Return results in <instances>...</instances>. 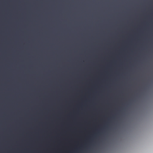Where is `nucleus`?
Masks as SVG:
<instances>
[{
  "mask_svg": "<svg viewBox=\"0 0 153 153\" xmlns=\"http://www.w3.org/2000/svg\"><path fill=\"white\" fill-rule=\"evenodd\" d=\"M126 10H127V9H126Z\"/></svg>",
  "mask_w": 153,
  "mask_h": 153,
  "instance_id": "5",
  "label": "nucleus"
},
{
  "mask_svg": "<svg viewBox=\"0 0 153 153\" xmlns=\"http://www.w3.org/2000/svg\"><path fill=\"white\" fill-rule=\"evenodd\" d=\"M59 9H57V10H59Z\"/></svg>",
  "mask_w": 153,
  "mask_h": 153,
  "instance_id": "2",
  "label": "nucleus"
},
{
  "mask_svg": "<svg viewBox=\"0 0 153 153\" xmlns=\"http://www.w3.org/2000/svg\"><path fill=\"white\" fill-rule=\"evenodd\" d=\"M23 10H25V9H24Z\"/></svg>",
  "mask_w": 153,
  "mask_h": 153,
  "instance_id": "3",
  "label": "nucleus"
},
{
  "mask_svg": "<svg viewBox=\"0 0 153 153\" xmlns=\"http://www.w3.org/2000/svg\"><path fill=\"white\" fill-rule=\"evenodd\" d=\"M145 10H146V9H145Z\"/></svg>",
  "mask_w": 153,
  "mask_h": 153,
  "instance_id": "6",
  "label": "nucleus"
},
{
  "mask_svg": "<svg viewBox=\"0 0 153 153\" xmlns=\"http://www.w3.org/2000/svg\"><path fill=\"white\" fill-rule=\"evenodd\" d=\"M43 10H44L45 9H43Z\"/></svg>",
  "mask_w": 153,
  "mask_h": 153,
  "instance_id": "4",
  "label": "nucleus"
},
{
  "mask_svg": "<svg viewBox=\"0 0 153 153\" xmlns=\"http://www.w3.org/2000/svg\"><path fill=\"white\" fill-rule=\"evenodd\" d=\"M59 9H57V10H59Z\"/></svg>",
  "mask_w": 153,
  "mask_h": 153,
  "instance_id": "1",
  "label": "nucleus"
},
{
  "mask_svg": "<svg viewBox=\"0 0 153 153\" xmlns=\"http://www.w3.org/2000/svg\"><path fill=\"white\" fill-rule=\"evenodd\" d=\"M38 10V11H39V10Z\"/></svg>",
  "mask_w": 153,
  "mask_h": 153,
  "instance_id": "7",
  "label": "nucleus"
}]
</instances>
